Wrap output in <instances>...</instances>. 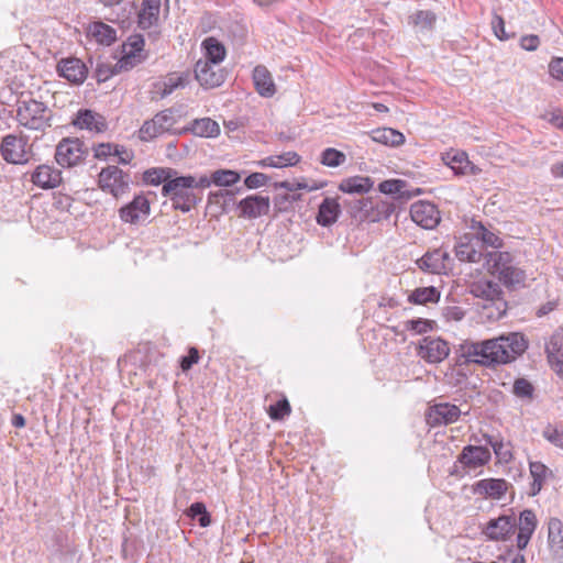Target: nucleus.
I'll list each match as a JSON object with an SVG mask.
<instances>
[{"label":"nucleus","mask_w":563,"mask_h":563,"mask_svg":"<svg viewBox=\"0 0 563 563\" xmlns=\"http://www.w3.org/2000/svg\"><path fill=\"white\" fill-rule=\"evenodd\" d=\"M440 291L433 286L419 287L412 290L408 296V301L413 305H427L440 300Z\"/></svg>","instance_id":"7c9ffc66"},{"label":"nucleus","mask_w":563,"mask_h":563,"mask_svg":"<svg viewBox=\"0 0 563 563\" xmlns=\"http://www.w3.org/2000/svg\"><path fill=\"white\" fill-rule=\"evenodd\" d=\"M162 130H158V126L156 125L155 121L148 120L143 123L139 131V137L142 141H150L156 137L157 135L162 134Z\"/></svg>","instance_id":"603ef678"},{"label":"nucleus","mask_w":563,"mask_h":563,"mask_svg":"<svg viewBox=\"0 0 563 563\" xmlns=\"http://www.w3.org/2000/svg\"><path fill=\"white\" fill-rule=\"evenodd\" d=\"M346 155L333 147H328L320 155V163L327 167H338L344 164Z\"/></svg>","instance_id":"79ce46f5"},{"label":"nucleus","mask_w":563,"mask_h":563,"mask_svg":"<svg viewBox=\"0 0 563 563\" xmlns=\"http://www.w3.org/2000/svg\"><path fill=\"white\" fill-rule=\"evenodd\" d=\"M435 21V14L429 10H420L409 16V23L412 24L418 32L432 31Z\"/></svg>","instance_id":"e433bc0d"},{"label":"nucleus","mask_w":563,"mask_h":563,"mask_svg":"<svg viewBox=\"0 0 563 563\" xmlns=\"http://www.w3.org/2000/svg\"><path fill=\"white\" fill-rule=\"evenodd\" d=\"M58 75L74 85L82 84L88 75L86 65L77 57L63 58L58 62Z\"/></svg>","instance_id":"9b49d317"},{"label":"nucleus","mask_w":563,"mask_h":563,"mask_svg":"<svg viewBox=\"0 0 563 563\" xmlns=\"http://www.w3.org/2000/svg\"><path fill=\"white\" fill-rule=\"evenodd\" d=\"M533 391V385L526 378H517L512 385V393L521 399H531Z\"/></svg>","instance_id":"49530a36"},{"label":"nucleus","mask_w":563,"mask_h":563,"mask_svg":"<svg viewBox=\"0 0 563 563\" xmlns=\"http://www.w3.org/2000/svg\"><path fill=\"white\" fill-rule=\"evenodd\" d=\"M189 82V74L172 73L159 85L161 97L164 98L173 93L176 89L185 88Z\"/></svg>","instance_id":"c85d7f7f"},{"label":"nucleus","mask_w":563,"mask_h":563,"mask_svg":"<svg viewBox=\"0 0 563 563\" xmlns=\"http://www.w3.org/2000/svg\"><path fill=\"white\" fill-rule=\"evenodd\" d=\"M371 137L374 142L389 146H398L405 142L404 134L391 128L375 129L372 131Z\"/></svg>","instance_id":"cd10ccee"},{"label":"nucleus","mask_w":563,"mask_h":563,"mask_svg":"<svg viewBox=\"0 0 563 563\" xmlns=\"http://www.w3.org/2000/svg\"><path fill=\"white\" fill-rule=\"evenodd\" d=\"M450 353L448 343L440 338H424L419 344L418 355L429 363H439Z\"/></svg>","instance_id":"1a4fd4ad"},{"label":"nucleus","mask_w":563,"mask_h":563,"mask_svg":"<svg viewBox=\"0 0 563 563\" xmlns=\"http://www.w3.org/2000/svg\"><path fill=\"white\" fill-rule=\"evenodd\" d=\"M191 130L195 135L201 137H216L220 133L218 122L210 118L195 120Z\"/></svg>","instance_id":"4c0bfd02"},{"label":"nucleus","mask_w":563,"mask_h":563,"mask_svg":"<svg viewBox=\"0 0 563 563\" xmlns=\"http://www.w3.org/2000/svg\"><path fill=\"white\" fill-rule=\"evenodd\" d=\"M529 470H530V475L532 477V483L530 485L529 495L536 496L541 492V489H542L547 478L551 474V472L541 462H530Z\"/></svg>","instance_id":"bb28decb"},{"label":"nucleus","mask_w":563,"mask_h":563,"mask_svg":"<svg viewBox=\"0 0 563 563\" xmlns=\"http://www.w3.org/2000/svg\"><path fill=\"white\" fill-rule=\"evenodd\" d=\"M213 174V184L220 187H229L240 180L239 173L231 169H218Z\"/></svg>","instance_id":"a18cd8bd"},{"label":"nucleus","mask_w":563,"mask_h":563,"mask_svg":"<svg viewBox=\"0 0 563 563\" xmlns=\"http://www.w3.org/2000/svg\"><path fill=\"white\" fill-rule=\"evenodd\" d=\"M492 27L494 34L501 41L509 40L512 35L505 31V22L500 15L495 14L492 20Z\"/></svg>","instance_id":"bf43d9fd"},{"label":"nucleus","mask_w":563,"mask_h":563,"mask_svg":"<svg viewBox=\"0 0 563 563\" xmlns=\"http://www.w3.org/2000/svg\"><path fill=\"white\" fill-rule=\"evenodd\" d=\"M99 187L119 198L130 190L131 178L115 165H110L101 169L98 176Z\"/></svg>","instance_id":"39448f33"},{"label":"nucleus","mask_w":563,"mask_h":563,"mask_svg":"<svg viewBox=\"0 0 563 563\" xmlns=\"http://www.w3.org/2000/svg\"><path fill=\"white\" fill-rule=\"evenodd\" d=\"M91 33L97 42L106 45L112 44L117 38V32L103 22H96L91 26Z\"/></svg>","instance_id":"a19ab883"},{"label":"nucleus","mask_w":563,"mask_h":563,"mask_svg":"<svg viewBox=\"0 0 563 563\" xmlns=\"http://www.w3.org/2000/svg\"><path fill=\"white\" fill-rule=\"evenodd\" d=\"M341 213L340 203L334 198H324L319 206L317 223L322 227H330L336 222Z\"/></svg>","instance_id":"4be33fe9"},{"label":"nucleus","mask_w":563,"mask_h":563,"mask_svg":"<svg viewBox=\"0 0 563 563\" xmlns=\"http://www.w3.org/2000/svg\"><path fill=\"white\" fill-rule=\"evenodd\" d=\"M470 292L477 298L486 301H492L501 298L503 290L500 286L492 280L474 282L470 287Z\"/></svg>","instance_id":"b1692460"},{"label":"nucleus","mask_w":563,"mask_h":563,"mask_svg":"<svg viewBox=\"0 0 563 563\" xmlns=\"http://www.w3.org/2000/svg\"><path fill=\"white\" fill-rule=\"evenodd\" d=\"M269 417L273 420H282L290 413V405L286 398L278 400L268 408Z\"/></svg>","instance_id":"8fccbe9b"},{"label":"nucleus","mask_w":563,"mask_h":563,"mask_svg":"<svg viewBox=\"0 0 563 563\" xmlns=\"http://www.w3.org/2000/svg\"><path fill=\"white\" fill-rule=\"evenodd\" d=\"M406 186V183L400 179H388L384 180L379 184L378 189L382 194L385 195H396L401 194L402 188Z\"/></svg>","instance_id":"5fc2aeb1"},{"label":"nucleus","mask_w":563,"mask_h":563,"mask_svg":"<svg viewBox=\"0 0 563 563\" xmlns=\"http://www.w3.org/2000/svg\"><path fill=\"white\" fill-rule=\"evenodd\" d=\"M527 349L528 341L525 335L519 332H510L479 342L464 341L459 346V355L464 363L495 366L515 361Z\"/></svg>","instance_id":"f257e3e1"},{"label":"nucleus","mask_w":563,"mask_h":563,"mask_svg":"<svg viewBox=\"0 0 563 563\" xmlns=\"http://www.w3.org/2000/svg\"><path fill=\"white\" fill-rule=\"evenodd\" d=\"M137 59L134 54H126L121 57L114 65L100 62L97 64L95 74L98 82H104L120 71H126L133 68Z\"/></svg>","instance_id":"f8f14e48"},{"label":"nucleus","mask_w":563,"mask_h":563,"mask_svg":"<svg viewBox=\"0 0 563 563\" xmlns=\"http://www.w3.org/2000/svg\"><path fill=\"white\" fill-rule=\"evenodd\" d=\"M114 146L113 144L111 143H100L98 144L96 147H95V157L96 158H106L110 155H113V150H114Z\"/></svg>","instance_id":"338daca9"},{"label":"nucleus","mask_w":563,"mask_h":563,"mask_svg":"<svg viewBox=\"0 0 563 563\" xmlns=\"http://www.w3.org/2000/svg\"><path fill=\"white\" fill-rule=\"evenodd\" d=\"M188 516L191 518L198 517L201 527H208L211 522L210 515L202 503H194L188 509Z\"/></svg>","instance_id":"de8ad7c7"},{"label":"nucleus","mask_w":563,"mask_h":563,"mask_svg":"<svg viewBox=\"0 0 563 563\" xmlns=\"http://www.w3.org/2000/svg\"><path fill=\"white\" fill-rule=\"evenodd\" d=\"M543 435L551 443L563 449V424H548Z\"/></svg>","instance_id":"3c124183"},{"label":"nucleus","mask_w":563,"mask_h":563,"mask_svg":"<svg viewBox=\"0 0 563 563\" xmlns=\"http://www.w3.org/2000/svg\"><path fill=\"white\" fill-rule=\"evenodd\" d=\"M216 65L199 59L195 66V78L206 89L216 88L223 84L224 75L214 69Z\"/></svg>","instance_id":"4468645a"},{"label":"nucleus","mask_w":563,"mask_h":563,"mask_svg":"<svg viewBox=\"0 0 563 563\" xmlns=\"http://www.w3.org/2000/svg\"><path fill=\"white\" fill-rule=\"evenodd\" d=\"M477 227H478V234L481 235L482 241L486 245L493 246V247L500 246V240L495 233L487 230L481 222L477 223Z\"/></svg>","instance_id":"4d7b16f0"},{"label":"nucleus","mask_w":563,"mask_h":563,"mask_svg":"<svg viewBox=\"0 0 563 563\" xmlns=\"http://www.w3.org/2000/svg\"><path fill=\"white\" fill-rule=\"evenodd\" d=\"M498 279L506 286H515L523 283L525 273L522 269L512 264L509 266V269L500 272Z\"/></svg>","instance_id":"c03bdc74"},{"label":"nucleus","mask_w":563,"mask_h":563,"mask_svg":"<svg viewBox=\"0 0 563 563\" xmlns=\"http://www.w3.org/2000/svg\"><path fill=\"white\" fill-rule=\"evenodd\" d=\"M374 186V180L368 176H352L342 179L339 190L345 194H367Z\"/></svg>","instance_id":"a878e982"},{"label":"nucleus","mask_w":563,"mask_h":563,"mask_svg":"<svg viewBox=\"0 0 563 563\" xmlns=\"http://www.w3.org/2000/svg\"><path fill=\"white\" fill-rule=\"evenodd\" d=\"M202 46L206 51V59L211 65L220 64L225 57V48L216 37H207L202 42Z\"/></svg>","instance_id":"2f4dec72"},{"label":"nucleus","mask_w":563,"mask_h":563,"mask_svg":"<svg viewBox=\"0 0 563 563\" xmlns=\"http://www.w3.org/2000/svg\"><path fill=\"white\" fill-rule=\"evenodd\" d=\"M517 527V520L512 516H499L487 522L484 534L493 541H503L508 539Z\"/></svg>","instance_id":"9d476101"},{"label":"nucleus","mask_w":563,"mask_h":563,"mask_svg":"<svg viewBox=\"0 0 563 563\" xmlns=\"http://www.w3.org/2000/svg\"><path fill=\"white\" fill-rule=\"evenodd\" d=\"M150 201L143 195L134 197V199L120 208L119 216L123 222L136 224L141 219L150 214Z\"/></svg>","instance_id":"ddd939ff"},{"label":"nucleus","mask_w":563,"mask_h":563,"mask_svg":"<svg viewBox=\"0 0 563 563\" xmlns=\"http://www.w3.org/2000/svg\"><path fill=\"white\" fill-rule=\"evenodd\" d=\"M153 120L158 126V130H162L163 133L168 131L174 124V118L170 110L158 112Z\"/></svg>","instance_id":"6e6d98bb"},{"label":"nucleus","mask_w":563,"mask_h":563,"mask_svg":"<svg viewBox=\"0 0 563 563\" xmlns=\"http://www.w3.org/2000/svg\"><path fill=\"white\" fill-rule=\"evenodd\" d=\"M253 82L256 91L265 98L273 97L276 92L271 73L265 66H256L253 70Z\"/></svg>","instance_id":"5701e85b"},{"label":"nucleus","mask_w":563,"mask_h":563,"mask_svg":"<svg viewBox=\"0 0 563 563\" xmlns=\"http://www.w3.org/2000/svg\"><path fill=\"white\" fill-rule=\"evenodd\" d=\"M508 489L507 481L503 478H485L473 485V493L485 498L500 499Z\"/></svg>","instance_id":"a211bd4d"},{"label":"nucleus","mask_w":563,"mask_h":563,"mask_svg":"<svg viewBox=\"0 0 563 563\" xmlns=\"http://www.w3.org/2000/svg\"><path fill=\"white\" fill-rule=\"evenodd\" d=\"M271 207L269 197L251 195L239 202L241 216L255 219L268 213Z\"/></svg>","instance_id":"2eb2a0df"},{"label":"nucleus","mask_w":563,"mask_h":563,"mask_svg":"<svg viewBox=\"0 0 563 563\" xmlns=\"http://www.w3.org/2000/svg\"><path fill=\"white\" fill-rule=\"evenodd\" d=\"M300 156L296 152H286L280 155H272L260 162L263 167L283 168L298 164Z\"/></svg>","instance_id":"473e14b6"},{"label":"nucleus","mask_w":563,"mask_h":563,"mask_svg":"<svg viewBox=\"0 0 563 563\" xmlns=\"http://www.w3.org/2000/svg\"><path fill=\"white\" fill-rule=\"evenodd\" d=\"M489 459V451L482 446H466L460 455V462L471 468H476L486 464Z\"/></svg>","instance_id":"393cba45"},{"label":"nucleus","mask_w":563,"mask_h":563,"mask_svg":"<svg viewBox=\"0 0 563 563\" xmlns=\"http://www.w3.org/2000/svg\"><path fill=\"white\" fill-rule=\"evenodd\" d=\"M449 260L448 252L435 249L427 252L421 258L417 261L418 267L427 273L441 274L445 271V262Z\"/></svg>","instance_id":"412c9836"},{"label":"nucleus","mask_w":563,"mask_h":563,"mask_svg":"<svg viewBox=\"0 0 563 563\" xmlns=\"http://www.w3.org/2000/svg\"><path fill=\"white\" fill-rule=\"evenodd\" d=\"M405 328L406 330L412 331L416 334H422L432 329V321L421 318L412 319L406 321Z\"/></svg>","instance_id":"864d4df0"},{"label":"nucleus","mask_w":563,"mask_h":563,"mask_svg":"<svg viewBox=\"0 0 563 563\" xmlns=\"http://www.w3.org/2000/svg\"><path fill=\"white\" fill-rule=\"evenodd\" d=\"M456 257L463 262H478L481 254L470 244H460L455 249Z\"/></svg>","instance_id":"09e8293b"},{"label":"nucleus","mask_w":563,"mask_h":563,"mask_svg":"<svg viewBox=\"0 0 563 563\" xmlns=\"http://www.w3.org/2000/svg\"><path fill=\"white\" fill-rule=\"evenodd\" d=\"M462 410L450 402H439L429 407L426 415V422H455Z\"/></svg>","instance_id":"6ab92c4d"},{"label":"nucleus","mask_w":563,"mask_h":563,"mask_svg":"<svg viewBox=\"0 0 563 563\" xmlns=\"http://www.w3.org/2000/svg\"><path fill=\"white\" fill-rule=\"evenodd\" d=\"M512 255L509 252H490L488 255V266L490 269V273L493 275H499L500 272H505V269H509V266L514 263Z\"/></svg>","instance_id":"72a5a7b5"},{"label":"nucleus","mask_w":563,"mask_h":563,"mask_svg":"<svg viewBox=\"0 0 563 563\" xmlns=\"http://www.w3.org/2000/svg\"><path fill=\"white\" fill-rule=\"evenodd\" d=\"M159 11L161 0H142L137 15V25L142 30L148 31L146 36L153 42L156 41L159 35L157 31Z\"/></svg>","instance_id":"0eeeda50"},{"label":"nucleus","mask_w":563,"mask_h":563,"mask_svg":"<svg viewBox=\"0 0 563 563\" xmlns=\"http://www.w3.org/2000/svg\"><path fill=\"white\" fill-rule=\"evenodd\" d=\"M550 75L560 81H563V57H556L549 64Z\"/></svg>","instance_id":"680f3d73"},{"label":"nucleus","mask_w":563,"mask_h":563,"mask_svg":"<svg viewBox=\"0 0 563 563\" xmlns=\"http://www.w3.org/2000/svg\"><path fill=\"white\" fill-rule=\"evenodd\" d=\"M113 155L119 157L121 164H129L134 157L133 153L122 145L114 146Z\"/></svg>","instance_id":"69168bd1"},{"label":"nucleus","mask_w":563,"mask_h":563,"mask_svg":"<svg viewBox=\"0 0 563 563\" xmlns=\"http://www.w3.org/2000/svg\"><path fill=\"white\" fill-rule=\"evenodd\" d=\"M448 166H450L455 174L457 175H465L468 174V168L471 169V174H475L476 169L473 165H471V162L468 161V157L466 153H455L452 156L448 155Z\"/></svg>","instance_id":"58836bf2"},{"label":"nucleus","mask_w":563,"mask_h":563,"mask_svg":"<svg viewBox=\"0 0 563 563\" xmlns=\"http://www.w3.org/2000/svg\"><path fill=\"white\" fill-rule=\"evenodd\" d=\"M73 124L78 129L96 133H102L107 130L106 119L89 109L79 110L73 120Z\"/></svg>","instance_id":"aec40b11"},{"label":"nucleus","mask_w":563,"mask_h":563,"mask_svg":"<svg viewBox=\"0 0 563 563\" xmlns=\"http://www.w3.org/2000/svg\"><path fill=\"white\" fill-rule=\"evenodd\" d=\"M176 174L177 172L170 168H151L144 173L143 179L148 185L158 186L161 184L164 185Z\"/></svg>","instance_id":"ea45409f"},{"label":"nucleus","mask_w":563,"mask_h":563,"mask_svg":"<svg viewBox=\"0 0 563 563\" xmlns=\"http://www.w3.org/2000/svg\"><path fill=\"white\" fill-rule=\"evenodd\" d=\"M507 311V302L504 298L494 299L492 301H486L482 306L481 314L484 319L488 321H497L501 319Z\"/></svg>","instance_id":"f704fd0d"},{"label":"nucleus","mask_w":563,"mask_h":563,"mask_svg":"<svg viewBox=\"0 0 563 563\" xmlns=\"http://www.w3.org/2000/svg\"><path fill=\"white\" fill-rule=\"evenodd\" d=\"M199 360L198 351L195 347L189 350L188 355L181 358L180 365L183 371H188Z\"/></svg>","instance_id":"774afa93"},{"label":"nucleus","mask_w":563,"mask_h":563,"mask_svg":"<svg viewBox=\"0 0 563 563\" xmlns=\"http://www.w3.org/2000/svg\"><path fill=\"white\" fill-rule=\"evenodd\" d=\"M548 539L555 554L563 553V523L558 518H551L548 523Z\"/></svg>","instance_id":"c756f323"},{"label":"nucleus","mask_w":563,"mask_h":563,"mask_svg":"<svg viewBox=\"0 0 563 563\" xmlns=\"http://www.w3.org/2000/svg\"><path fill=\"white\" fill-rule=\"evenodd\" d=\"M410 217L415 223L423 229H433L440 222V212L437 206L429 201H417L410 207Z\"/></svg>","instance_id":"6e6552de"},{"label":"nucleus","mask_w":563,"mask_h":563,"mask_svg":"<svg viewBox=\"0 0 563 563\" xmlns=\"http://www.w3.org/2000/svg\"><path fill=\"white\" fill-rule=\"evenodd\" d=\"M267 181H268L267 175H265L263 173H253L245 178L244 184L247 188L255 189V188L265 186L267 184Z\"/></svg>","instance_id":"052dcab7"},{"label":"nucleus","mask_w":563,"mask_h":563,"mask_svg":"<svg viewBox=\"0 0 563 563\" xmlns=\"http://www.w3.org/2000/svg\"><path fill=\"white\" fill-rule=\"evenodd\" d=\"M194 176H174L162 188V195L169 197L172 206L181 212H189L202 200V195L195 191Z\"/></svg>","instance_id":"f03ea898"},{"label":"nucleus","mask_w":563,"mask_h":563,"mask_svg":"<svg viewBox=\"0 0 563 563\" xmlns=\"http://www.w3.org/2000/svg\"><path fill=\"white\" fill-rule=\"evenodd\" d=\"M545 351H547L549 361L563 358V333L562 332H556L550 338L549 342L547 343Z\"/></svg>","instance_id":"37998d69"},{"label":"nucleus","mask_w":563,"mask_h":563,"mask_svg":"<svg viewBox=\"0 0 563 563\" xmlns=\"http://www.w3.org/2000/svg\"><path fill=\"white\" fill-rule=\"evenodd\" d=\"M232 194L229 190L219 189L217 191H211L208 195L209 205H217L221 209L224 208L227 202V198H231Z\"/></svg>","instance_id":"13d9d810"},{"label":"nucleus","mask_w":563,"mask_h":563,"mask_svg":"<svg viewBox=\"0 0 563 563\" xmlns=\"http://www.w3.org/2000/svg\"><path fill=\"white\" fill-rule=\"evenodd\" d=\"M29 137L7 134L0 143V154L8 164L24 165L29 163Z\"/></svg>","instance_id":"20e7f679"},{"label":"nucleus","mask_w":563,"mask_h":563,"mask_svg":"<svg viewBox=\"0 0 563 563\" xmlns=\"http://www.w3.org/2000/svg\"><path fill=\"white\" fill-rule=\"evenodd\" d=\"M517 526V547L519 550H523L527 548L532 534L537 529L538 519L536 514L530 509H525L519 515Z\"/></svg>","instance_id":"dca6fc26"},{"label":"nucleus","mask_w":563,"mask_h":563,"mask_svg":"<svg viewBox=\"0 0 563 563\" xmlns=\"http://www.w3.org/2000/svg\"><path fill=\"white\" fill-rule=\"evenodd\" d=\"M16 120L29 130L44 131L52 125V111L41 101L21 100L18 103Z\"/></svg>","instance_id":"7ed1b4c3"},{"label":"nucleus","mask_w":563,"mask_h":563,"mask_svg":"<svg viewBox=\"0 0 563 563\" xmlns=\"http://www.w3.org/2000/svg\"><path fill=\"white\" fill-rule=\"evenodd\" d=\"M85 156L84 143L77 137H65L56 146L55 161L64 168L79 165Z\"/></svg>","instance_id":"423d86ee"},{"label":"nucleus","mask_w":563,"mask_h":563,"mask_svg":"<svg viewBox=\"0 0 563 563\" xmlns=\"http://www.w3.org/2000/svg\"><path fill=\"white\" fill-rule=\"evenodd\" d=\"M31 181L42 189H53L60 185L62 173L53 166L43 164L32 173Z\"/></svg>","instance_id":"f3484780"},{"label":"nucleus","mask_w":563,"mask_h":563,"mask_svg":"<svg viewBox=\"0 0 563 563\" xmlns=\"http://www.w3.org/2000/svg\"><path fill=\"white\" fill-rule=\"evenodd\" d=\"M372 205V200L365 198L345 202L347 212L357 221L369 220V210L373 207Z\"/></svg>","instance_id":"c9c22d12"},{"label":"nucleus","mask_w":563,"mask_h":563,"mask_svg":"<svg viewBox=\"0 0 563 563\" xmlns=\"http://www.w3.org/2000/svg\"><path fill=\"white\" fill-rule=\"evenodd\" d=\"M540 44V38L538 35L530 34L525 35L520 38V46L522 49L528 52H533L538 48Z\"/></svg>","instance_id":"e2e57ef3"},{"label":"nucleus","mask_w":563,"mask_h":563,"mask_svg":"<svg viewBox=\"0 0 563 563\" xmlns=\"http://www.w3.org/2000/svg\"><path fill=\"white\" fill-rule=\"evenodd\" d=\"M213 184V174L210 177L207 175H202L199 178L194 176V186L195 191L200 192L202 195V190L209 188Z\"/></svg>","instance_id":"0e129e2a"}]
</instances>
